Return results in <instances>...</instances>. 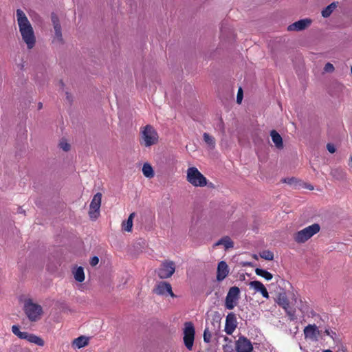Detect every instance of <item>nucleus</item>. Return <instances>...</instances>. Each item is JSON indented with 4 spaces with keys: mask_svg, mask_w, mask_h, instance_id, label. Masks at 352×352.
<instances>
[{
    "mask_svg": "<svg viewBox=\"0 0 352 352\" xmlns=\"http://www.w3.org/2000/svg\"><path fill=\"white\" fill-rule=\"evenodd\" d=\"M235 348L237 352H252L253 350L252 342L244 336L239 337L236 341Z\"/></svg>",
    "mask_w": 352,
    "mask_h": 352,
    "instance_id": "ddd939ff",
    "label": "nucleus"
},
{
    "mask_svg": "<svg viewBox=\"0 0 352 352\" xmlns=\"http://www.w3.org/2000/svg\"><path fill=\"white\" fill-rule=\"evenodd\" d=\"M203 139L208 148H210V149L214 148L216 143H215V139L213 136L210 135L208 133H204Z\"/></svg>",
    "mask_w": 352,
    "mask_h": 352,
    "instance_id": "a878e982",
    "label": "nucleus"
},
{
    "mask_svg": "<svg viewBox=\"0 0 352 352\" xmlns=\"http://www.w3.org/2000/svg\"><path fill=\"white\" fill-rule=\"evenodd\" d=\"M240 289L237 287H232L230 288L226 298V307L228 309H232L236 305L239 298Z\"/></svg>",
    "mask_w": 352,
    "mask_h": 352,
    "instance_id": "9d476101",
    "label": "nucleus"
},
{
    "mask_svg": "<svg viewBox=\"0 0 352 352\" xmlns=\"http://www.w3.org/2000/svg\"><path fill=\"white\" fill-rule=\"evenodd\" d=\"M99 263V258L98 256H93L91 260H90V265L93 267L96 266V265H98V263Z\"/></svg>",
    "mask_w": 352,
    "mask_h": 352,
    "instance_id": "c9c22d12",
    "label": "nucleus"
},
{
    "mask_svg": "<svg viewBox=\"0 0 352 352\" xmlns=\"http://www.w3.org/2000/svg\"><path fill=\"white\" fill-rule=\"evenodd\" d=\"M304 334L306 339L315 341L318 340L319 331L316 325L309 324L305 328Z\"/></svg>",
    "mask_w": 352,
    "mask_h": 352,
    "instance_id": "dca6fc26",
    "label": "nucleus"
},
{
    "mask_svg": "<svg viewBox=\"0 0 352 352\" xmlns=\"http://www.w3.org/2000/svg\"><path fill=\"white\" fill-rule=\"evenodd\" d=\"M175 272V264L172 261H165L157 270L158 276L162 279L170 278Z\"/></svg>",
    "mask_w": 352,
    "mask_h": 352,
    "instance_id": "1a4fd4ad",
    "label": "nucleus"
},
{
    "mask_svg": "<svg viewBox=\"0 0 352 352\" xmlns=\"http://www.w3.org/2000/svg\"><path fill=\"white\" fill-rule=\"evenodd\" d=\"M219 245H223L226 250H228L234 247V243L229 236H226L222 237L214 244V247Z\"/></svg>",
    "mask_w": 352,
    "mask_h": 352,
    "instance_id": "4be33fe9",
    "label": "nucleus"
},
{
    "mask_svg": "<svg viewBox=\"0 0 352 352\" xmlns=\"http://www.w3.org/2000/svg\"><path fill=\"white\" fill-rule=\"evenodd\" d=\"M230 269L228 264L222 261L218 263L217 269V280L218 281L223 280L229 274Z\"/></svg>",
    "mask_w": 352,
    "mask_h": 352,
    "instance_id": "2eb2a0df",
    "label": "nucleus"
},
{
    "mask_svg": "<svg viewBox=\"0 0 352 352\" xmlns=\"http://www.w3.org/2000/svg\"><path fill=\"white\" fill-rule=\"evenodd\" d=\"M255 273L256 275L264 278L267 280H270L273 277V276L271 273H270L269 272H267L265 270L260 269V268H256L255 270Z\"/></svg>",
    "mask_w": 352,
    "mask_h": 352,
    "instance_id": "cd10ccee",
    "label": "nucleus"
},
{
    "mask_svg": "<svg viewBox=\"0 0 352 352\" xmlns=\"http://www.w3.org/2000/svg\"><path fill=\"white\" fill-rule=\"evenodd\" d=\"M309 188L310 190H313V189H314V188H313V187H311V186H309Z\"/></svg>",
    "mask_w": 352,
    "mask_h": 352,
    "instance_id": "c03bdc74",
    "label": "nucleus"
},
{
    "mask_svg": "<svg viewBox=\"0 0 352 352\" xmlns=\"http://www.w3.org/2000/svg\"><path fill=\"white\" fill-rule=\"evenodd\" d=\"M16 20L22 41L28 50L33 49L36 43V35L32 25L23 10H16Z\"/></svg>",
    "mask_w": 352,
    "mask_h": 352,
    "instance_id": "f257e3e1",
    "label": "nucleus"
},
{
    "mask_svg": "<svg viewBox=\"0 0 352 352\" xmlns=\"http://www.w3.org/2000/svg\"><path fill=\"white\" fill-rule=\"evenodd\" d=\"M320 227L318 223L309 226L304 229L297 232L294 235V239L298 243H302L309 240L314 234L320 231Z\"/></svg>",
    "mask_w": 352,
    "mask_h": 352,
    "instance_id": "39448f33",
    "label": "nucleus"
},
{
    "mask_svg": "<svg viewBox=\"0 0 352 352\" xmlns=\"http://www.w3.org/2000/svg\"><path fill=\"white\" fill-rule=\"evenodd\" d=\"M323 352H332V351L329 349H327V350H324Z\"/></svg>",
    "mask_w": 352,
    "mask_h": 352,
    "instance_id": "a19ab883",
    "label": "nucleus"
},
{
    "mask_svg": "<svg viewBox=\"0 0 352 352\" xmlns=\"http://www.w3.org/2000/svg\"><path fill=\"white\" fill-rule=\"evenodd\" d=\"M253 258H255L256 260L258 259V256L256 254H254L253 255Z\"/></svg>",
    "mask_w": 352,
    "mask_h": 352,
    "instance_id": "ea45409f",
    "label": "nucleus"
},
{
    "mask_svg": "<svg viewBox=\"0 0 352 352\" xmlns=\"http://www.w3.org/2000/svg\"><path fill=\"white\" fill-rule=\"evenodd\" d=\"M19 300L23 304L24 313L30 321L37 322L41 319L44 314L43 309L30 296L21 295Z\"/></svg>",
    "mask_w": 352,
    "mask_h": 352,
    "instance_id": "f03ea898",
    "label": "nucleus"
},
{
    "mask_svg": "<svg viewBox=\"0 0 352 352\" xmlns=\"http://www.w3.org/2000/svg\"><path fill=\"white\" fill-rule=\"evenodd\" d=\"M351 74H352V66H351Z\"/></svg>",
    "mask_w": 352,
    "mask_h": 352,
    "instance_id": "49530a36",
    "label": "nucleus"
},
{
    "mask_svg": "<svg viewBox=\"0 0 352 352\" xmlns=\"http://www.w3.org/2000/svg\"><path fill=\"white\" fill-rule=\"evenodd\" d=\"M89 338L85 336H80L74 340L72 346L75 349H80L88 344Z\"/></svg>",
    "mask_w": 352,
    "mask_h": 352,
    "instance_id": "5701e85b",
    "label": "nucleus"
},
{
    "mask_svg": "<svg viewBox=\"0 0 352 352\" xmlns=\"http://www.w3.org/2000/svg\"><path fill=\"white\" fill-rule=\"evenodd\" d=\"M66 96H67V99L68 100L71 101V100H72V96H71L69 93H67V92L66 93Z\"/></svg>",
    "mask_w": 352,
    "mask_h": 352,
    "instance_id": "58836bf2",
    "label": "nucleus"
},
{
    "mask_svg": "<svg viewBox=\"0 0 352 352\" xmlns=\"http://www.w3.org/2000/svg\"><path fill=\"white\" fill-rule=\"evenodd\" d=\"M259 256L267 261H272L274 259V253L270 250H263L260 252Z\"/></svg>",
    "mask_w": 352,
    "mask_h": 352,
    "instance_id": "c756f323",
    "label": "nucleus"
},
{
    "mask_svg": "<svg viewBox=\"0 0 352 352\" xmlns=\"http://www.w3.org/2000/svg\"><path fill=\"white\" fill-rule=\"evenodd\" d=\"M72 274L77 282L82 283L85 280V275L82 267H74L72 269Z\"/></svg>",
    "mask_w": 352,
    "mask_h": 352,
    "instance_id": "aec40b11",
    "label": "nucleus"
},
{
    "mask_svg": "<svg viewBox=\"0 0 352 352\" xmlns=\"http://www.w3.org/2000/svg\"><path fill=\"white\" fill-rule=\"evenodd\" d=\"M211 333L209 331L208 328H206L204 332V340L206 343H209L211 340Z\"/></svg>",
    "mask_w": 352,
    "mask_h": 352,
    "instance_id": "2f4dec72",
    "label": "nucleus"
},
{
    "mask_svg": "<svg viewBox=\"0 0 352 352\" xmlns=\"http://www.w3.org/2000/svg\"><path fill=\"white\" fill-rule=\"evenodd\" d=\"M309 188L310 190H313V189H314V188H313V187H311V186H309Z\"/></svg>",
    "mask_w": 352,
    "mask_h": 352,
    "instance_id": "37998d69",
    "label": "nucleus"
},
{
    "mask_svg": "<svg viewBox=\"0 0 352 352\" xmlns=\"http://www.w3.org/2000/svg\"><path fill=\"white\" fill-rule=\"evenodd\" d=\"M243 100V91L241 88H239L236 96V102L240 104Z\"/></svg>",
    "mask_w": 352,
    "mask_h": 352,
    "instance_id": "f704fd0d",
    "label": "nucleus"
},
{
    "mask_svg": "<svg viewBox=\"0 0 352 352\" xmlns=\"http://www.w3.org/2000/svg\"><path fill=\"white\" fill-rule=\"evenodd\" d=\"M38 107H39V108H41V107H42V104H41V103H40V104H38Z\"/></svg>",
    "mask_w": 352,
    "mask_h": 352,
    "instance_id": "79ce46f5",
    "label": "nucleus"
},
{
    "mask_svg": "<svg viewBox=\"0 0 352 352\" xmlns=\"http://www.w3.org/2000/svg\"><path fill=\"white\" fill-rule=\"evenodd\" d=\"M313 23V20L310 18H304L300 19L290 25L287 28L288 32H300L309 28Z\"/></svg>",
    "mask_w": 352,
    "mask_h": 352,
    "instance_id": "9b49d317",
    "label": "nucleus"
},
{
    "mask_svg": "<svg viewBox=\"0 0 352 352\" xmlns=\"http://www.w3.org/2000/svg\"><path fill=\"white\" fill-rule=\"evenodd\" d=\"M59 147L64 151H68L70 149L69 144L63 140L60 142Z\"/></svg>",
    "mask_w": 352,
    "mask_h": 352,
    "instance_id": "7c9ffc66",
    "label": "nucleus"
},
{
    "mask_svg": "<svg viewBox=\"0 0 352 352\" xmlns=\"http://www.w3.org/2000/svg\"><path fill=\"white\" fill-rule=\"evenodd\" d=\"M295 181H296V179H295V178H294V177L285 179L283 180V182H284L285 183H287V184H290V185L293 184L295 182Z\"/></svg>",
    "mask_w": 352,
    "mask_h": 352,
    "instance_id": "4c0bfd02",
    "label": "nucleus"
},
{
    "mask_svg": "<svg viewBox=\"0 0 352 352\" xmlns=\"http://www.w3.org/2000/svg\"><path fill=\"white\" fill-rule=\"evenodd\" d=\"M24 340H26L29 342L35 344L39 346H43L45 344L44 340L41 337L33 333H29L28 332L27 333Z\"/></svg>",
    "mask_w": 352,
    "mask_h": 352,
    "instance_id": "412c9836",
    "label": "nucleus"
},
{
    "mask_svg": "<svg viewBox=\"0 0 352 352\" xmlns=\"http://www.w3.org/2000/svg\"><path fill=\"white\" fill-rule=\"evenodd\" d=\"M142 173L146 178H153L155 173L152 166L149 163H144L142 168Z\"/></svg>",
    "mask_w": 352,
    "mask_h": 352,
    "instance_id": "393cba45",
    "label": "nucleus"
},
{
    "mask_svg": "<svg viewBox=\"0 0 352 352\" xmlns=\"http://www.w3.org/2000/svg\"><path fill=\"white\" fill-rule=\"evenodd\" d=\"M324 333L327 336L331 337L333 340H337L338 338L336 333L331 329H327L324 331Z\"/></svg>",
    "mask_w": 352,
    "mask_h": 352,
    "instance_id": "473e14b6",
    "label": "nucleus"
},
{
    "mask_svg": "<svg viewBox=\"0 0 352 352\" xmlns=\"http://www.w3.org/2000/svg\"><path fill=\"white\" fill-rule=\"evenodd\" d=\"M140 144L146 148L157 144L159 141L157 131L150 124L140 128Z\"/></svg>",
    "mask_w": 352,
    "mask_h": 352,
    "instance_id": "7ed1b4c3",
    "label": "nucleus"
},
{
    "mask_svg": "<svg viewBox=\"0 0 352 352\" xmlns=\"http://www.w3.org/2000/svg\"><path fill=\"white\" fill-rule=\"evenodd\" d=\"M154 292L160 296L170 295L171 297H175V295L172 291L171 285L167 282H160L156 285Z\"/></svg>",
    "mask_w": 352,
    "mask_h": 352,
    "instance_id": "4468645a",
    "label": "nucleus"
},
{
    "mask_svg": "<svg viewBox=\"0 0 352 352\" xmlns=\"http://www.w3.org/2000/svg\"><path fill=\"white\" fill-rule=\"evenodd\" d=\"M12 332L20 339H25L28 332L21 331L18 325H13L12 327Z\"/></svg>",
    "mask_w": 352,
    "mask_h": 352,
    "instance_id": "c85d7f7f",
    "label": "nucleus"
},
{
    "mask_svg": "<svg viewBox=\"0 0 352 352\" xmlns=\"http://www.w3.org/2000/svg\"><path fill=\"white\" fill-rule=\"evenodd\" d=\"M351 168H352V156L351 157Z\"/></svg>",
    "mask_w": 352,
    "mask_h": 352,
    "instance_id": "a18cd8bd",
    "label": "nucleus"
},
{
    "mask_svg": "<svg viewBox=\"0 0 352 352\" xmlns=\"http://www.w3.org/2000/svg\"><path fill=\"white\" fill-rule=\"evenodd\" d=\"M52 22L54 28L52 43L57 45H62L65 43V40L63 36L59 19L56 14L52 15Z\"/></svg>",
    "mask_w": 352,
    "mask_h": 352,
    "instance_id": "0eeeda50",
    "label": "nucleus"
},
{
    "mask_svg": "<svg viewBox=\"0 0 352 352\" xmlns=\"http://www.w3.org/2000/svg\"><path fill=\"white\" fill-rule=\"evenodd\" d=\"M277 303L285 310L291 320L296 318L295 310L290 307L288 299L284 294L278 296Z\"/></svg>",
    "mask_w": 352,
    "mask_h": 352,
    "instance_id": "f8f14e48",
    "label": "nucleus"
},
{
    "mask_svg": "<svg viewBox=\"0 0 352 352\" xmlns=\"http://www.w3.org/2000/svg\"><path fill=\"white\" fill-rule=\"evenodd\" d=\"M270 136L272 138V140L273 143L274 144L275 146L278 149H283V138L280 136V135L275 130H272L270 132Z\"/></svg>",
    "mask_w": 352,
    "mask_h": 352,
    "instance_id": "6ab92c4d",
    "label": "nucleus"
},
{
    "mask_svg": "<svg viewBox=\"0 0 352 352\" xmlns=\"http://www.w3.org/2000/svg\"><path fill=\"white\" fill-rule=\"evenodd\" d=\"M102 194L96 193L92 198L89 205V216L91 219L96 220L100 216V208L101 206Z\"/></svg>",
    "mask_w": 352,
    "mask_h": 352,
    "instance_id": "6e6552de",
    "label": "nucleus"
},
{
    "mask_svg": "<svg viewBox=\"0 0 352 352\" xmlns=\"http://www.w3.org/2000/svg\"><path fill=\"white\" fill-rule=\"evenodd\" d=\"M327 148L328 151L331 153H334L336 151L335 146L332 144H327Z\"/></svg>",
    "mask_w": 352,
    "mask_h": 352,
    "instance_id": "e433bc0d",
    "label": "nucleus"
},
{
    "mask_svg": "<svg viewBox=\"0 0 352 352\" xmlns=\"http://www.w3.org/2000/svg\"><path fill=\"white\" fill-rule=\"evenodd\" d=\"M236 327V320L235 316L232 314H229L226 316L225 331L227 334L231 335Z\"/></svg>",
    "mask_w": 352,
    "mask_h": 352,
    "instance_id": "a211bd4d",
    "label": "nucleus"
},
{
    "mask_svg": "<svg viewBox=\"0 0 352 352\" xmlns=\"http://www.w3.org/2000/svg\"><path fill=\"white\" fill-rule=\"evenodd\" d=\"M337 7V3L333 2L322 10V16L324 18L329 17Z\"/></svg>",
    "mask_w": 352,
    "mask_h": 352,
    "instance_id": "bb28decb",
    "label": "nucleus"
},
{
    "mask_svg": "<svg viewBox=\"0 0 352 352\" xmlns=\"http://www.w3.org/2000/svg\"><path fill=\"white\" fill-rule=\"evenodd\" d=\"M186 181L194 187H204L208 184L206 177L195 166L187 168Z\"/></svg>",
    "mask_w": 352,
    "mask_h": 352,
    "instance_id": "20e7f679",
    "label": "nucleus"
},
{
    "mask_svg": "<svg viewBox=\"0 0 352 352\" xmlns=\"http://www.w3.org/2000/svg\"><path fill=\"white\" fill-rule=\"evenodd\" d=\"M183 340L185 346L187 348V349L191 351L193 347L195 335V327L192 322H185L184 327L183 329Z\"/></svg>",
    "mask_w": 352,
    "mask_h": 352,
    "instance_id": "423d86ee",
    "label": "nucleus"
},
{
    "mask_svg": "<svg viewBox=\"0 0 352 352\" xmlns=\"http://www.w3.org/2000/svg\"><path fill=\"white\" fill-rule=\"evenodd\" d=\"M249 286L250 288L254 290L255 292H259L264 298L267 299L269 298V293L265 287L264 286V285L261 282L258 280L251 281L249 283Z\"/></svg>",
    "mask_w": 352,
    "mask_h": 352,
    "instance_id": "f3484780",
    "label": "nucleus"
},
{
    "mask_svg": "<svg viewBox=\"0 0 352 352\" xmlns=\"http://www.w3.org/2000/svg\"><path fill=\"white\" fill-rule=\"evenodd\" d=\"M135 217V213L130 214L126 221H124L122 223V228L123 230L130 232L132 231L133 228V220Z\"/></svg>",
    "mask_w": 352,
    "mask_h": 352,
    "instance_id": "b1692460",
    "label": "nucleus"
},
{
    "mask_svg": "<svg viewBox=\"0 0 352 352\" xmlns=\"http://www.w3.org/2000/svg\"><path fill=\"white\" fill-rule=\"evenodd\" d=\"M334 70V66L330 63H327L324 67V71L327 73H332Z\"/></svg>",
    "mask_w": 352,
    "mask_h": 352,
    "instance_id": "72a5a7b5",
    "label": "nucleus"
}]
</instances>
